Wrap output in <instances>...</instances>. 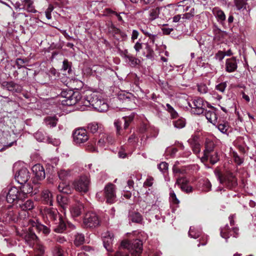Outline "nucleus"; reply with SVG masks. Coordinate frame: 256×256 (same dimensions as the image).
<instances>
[{"mask_svg": "<svg viewBox=\"0 0 256 256\" xmlns=\"http://www.w3.org/2000/svg\"><path fill=\"white\" fill-rule=\"evenodd\" d=\"M214 148V142L210 140H207L206 142V149L204 151V156L202 157V161L207 160L209 154L214 152L213 150Z\"/></svg>", "mask_w": 256, "mask_h": 256, "instance_id": "19", "label": "nucleus"}, {"mask_svg": "<svg viewBox=\"0 0 256 256\" xmlns=\"http://www.w3.org/2000/svg\"><path fill=\"white\" fill-rule=\"evenodd\" d=\"M62 70L64 71L68 70V74H70L72 71L71 66L67 60H65L63 61Z\"/></svg>", "mask_w": 256, "mask_h": 256, "instance_id": "46", "label": "nucleus"}, {"mask_svg": "<svg viewBox=\"0 0 256 256\" xmlns=\"http://www.w3.org/2000/svg\"><path fill=\"white\" fill-rule=\"evenodd\" d=\"M102 238L105 248L108 252H112V246L114 240V234L113 233L109 231L104 232L102 234Z\"/></svg>", "mask_w": 256, "mask_h": 256, "instance_id": "8", "label": "nucleus"}, {"mask_svg": "<svg viewBox=\"0 0 256 256\" xmlns=\"http://www.w3.org/2000/svg\"><path fill=\"white\" fill-rule=\"evenodd\" d=\"M21 209L23 210L26 211L33 209L34 207V202L31 200H28L23 204L20 205Z\"/></svg>", "mask_w": 256, "mask_h": 256, "instance_id": "33", "label": "nucleus"}, {"mask_svg": "<svg viewBox=\"0 0 256 256\" xmlns=\"http://www.w3.org/2000/svg\"><path fill=\"white\" fill-rule=\"evenodd\" d=\"M173 123L174 127L178 128H183L186 125L185 120L182 118H180L178 120H174L173 122Z\"/></svg>", "mask_w": 256, "mask_h": 256, "instance_id": "40", "label": "nucleus"}, {"mask_svg": "<svg viewBox=\"0 0 256 256\" xmlns=\"http://www.w3.org/2000/svg\"><path fill=\"white\" fill-rule=\"evenodd\" d=\"M188 105L192 108L198 109V113L204 112L203 106L204 104L202 98L201 97H194V98L192 100V102H188Z\"/></svg>", "mask_w": 256, "mask_h": 256, "instance_id": "13", "label": "nucleus"}, {"mask_svg": "<svg viewBox=\"0 0 256 256\" xmlns=\"http://www.w3.org/2000/svg\"><path fill=\"white\" fill-rule=\"evenodd\" d=\"M44 120L46 125L50 128L56 126L57 124V120L54 117H47Z\"/></svg>", "mask_w": 256, "mask_h": 256, "instance_id": "34", "label": "nucleus"}, {"mask_svg": "<svg viewBox=\"0 0 256 256\" xmlns=\"http://www.w3.org/2000/svg\"><path fill=\"white\" fill-rule=\"evenodd\" d=\"M72 184L76 191L86 193L88 191L90 184V178L86 175L81 176L74 181Z\"/></svg>", "mask_w": 256, "mask_h": 256, "instance_id": "4", "label": "nucleus"}, {"mask_svg": "<svg viewBox=\"0 0 256 256\" xmlns=\"http://www.w3.org/2000/svg\"><path fill=\"white\" fill-rule=\"evenodd\" d=\"M88 129L92 133L94 134L98 132L99 129L102 128V125L96 122L89 124L88 125Z\"/></svg>", "mask_w": 256, "mask_h": 256, "instance_id": "30", "label": "nucleus"}, {"mask_svg": "<svg viewBox=\"0 0 256 256\" xmlns=\"http://www.w3.org/2000/svg\"><path fill=\"white\" fill-rule=\"evenodd\" d=\"M237 62L236 58L233 57L226 60V70L228 72H234L237 68Z\"/></svg>", "mask_w": 256, "mask_h": 256, "instance_id": "17", "label": "nucleus"}, {"mask_svg": "<svg viewBox=\"0 0 256 256\" xmlns=\"http://www.w3.org/2000/svg\"><path fill=\"white\" fill-rule=\"evenodd\" d=\"M134 48L137 52H139L142 48V44L140 41L137 42L134 46Z\"/></svg>", "mask_w": 256, "mask_h": 256, "instance_id": "64", "label": "nucleus"}, {"mask_svg": "<svg viewBox=\"0 0 256 256\" xmlns=\"http://www.w3.org/2000/svg\"><path fill=\"white\" fill-rule=\"evenodd\" d=\"M131 220L133 222H140L142 220V216L140 213L134 212L130 215Z\"/></svg>", "mask_w": 256, "mask_h": 256, "instance_id": "41", "label": "nucleus"}, {"mask_svg": "<svg viewBox=\"0 0 256 256\" xmlns=\"http://www.w3.org/2000/svg\"><path fill=\"white\" fill-rule=\"evenodd\" d=\"M83 210V204L82 203L78 202L71 206L70 212L73 217H77L81 214Z\"/></svg>", "mask_w": 256, "mask_h": 256, "instance_id": "18", "label": "nucleus"}, {"mask_svg": "<svg viewBox=\"0 0 256 256\" xmlns=\"http://www.w3.org/2000/svg\"><path fill=\"white\" fill-rule=\"evenodd\" d=\"M188 235L190 237L194 238H197L200 236V232L194 231V228L190 227L188 232Z\"/></svg>", "mask_w": 256, "mask_h": 256, "instance_id": "43", "label": "nucleus"}, {"mask_svg": "<svg viewBox=\"0 0 256 256\" xmlns=\"http://www.w3.org/2000/svg\"><path fill=\"white\" fill-rule=\"evenodd\" d=\"M74 92L71 90H66L62 91L61 93V96H66V95H69V96H72Z\"/></svg>", "mask_w": 256, "mask_h": 256, "instance_id": "59", "label": "nucleus"}, {"mask_svg": "<svg viewBox=\"0 0 256 256\" xmlns=\"http://www.w3.org/2000/svg\"><path fill=\"white\" fill-rule=\"evenodd\" d=\"M53 256H64L63 250L60 246H56L52 250Z\"/></svg>", "mask_w": 256, "mask_h": 256, "instance_id": "42", "label": "nucleus"}, {"mask_svg": "<svg viewBox=\"0 0 256 256\" xmlns=\"http://www.w3.org/2000/svg\"><path fill=\"white\" fill-rule=\"evenodd\" d=\"M216 176L218 180L220 181V183H223L225 181V178L222 174L220 170L216 168L214 171Z\"/></svg>", "mask_w": 256, "mask_h": 256, "instance_id": "44", "label": "nucleus"}, {"mask_svg": "<svg viewBox=\"0 0 256 256\" xmlns=\"http://www.w3.org/2000/svg\"><path fill=\"white\" fill-rule=\"evenodd\" d=\"M217 127L220 132L226 134L229 128V125L228 122H224L218 124Z\"/></svg>", "mask_w": 256, "mask_h": 256, "instance_id": "37", "label": "nucleus"}, {"mask_svg": "<svg viewBox=\"0 0 256 256\" xmlns=\"http://www.w3.org/2000/svg\"><path fill=\"white\" fill-rule=\"evenodd\" d=\"M130 97H123V98H120V97H117L116 98L115 100L114 98V101H116L117 102H128L130 101Z\"/></svg>", "mask_w": 256, "mask_h": 256, "instance_id": "63", "label": "nucleus"}, {"mask_svg": "<svg viewBox=\"0 0 256 256\" xmlns=\"http://www.w3.org/2000/svg\"><path fill=\"white\" fill-rule=\"evenodd\" d=\"M188 183V180L186 178L180 177L176 179V184H178L182 191L186 193H190L192 191V186H187L186 189H185V186H186Z\"/></svg>", "mask_w": 256, "mask_h": 256, "instance_id": "15", "label": "nucleus"}, {"mask_svg": "<svg viewBox=\"0 0 256 256\" xmlns=\"http://www.w3.org/2000/svg\"><path fill=\"white\" fill-rule=\"evenodd\" d=\"M134 118V114H132L129 116H124L122 118V120H124V128L126 129L129 126L130 123L132 121Z\"/></svg>", "mask_w": 256, "mask_h": 256, "instance_id": "38", "label": "nucleus"}, {"mask_svg": "<svg viewBox=\"0 0 256 256\" xmlns=\"http://www.w3.org/2000/svg\"><path fill=\"white\" fill-rule=\"evenodd\" d=\"M84 241V234H77L75 236V239L74 240V244L78 246L82 244Z\"/></svg>", "mask_w": 256, "mask_h": 256, "instance_id": "35", "label": "nucleus"}, {"mask_svg": "<svg viewBox=\"0 0 256 256\" xmlns=\"http://www.w3.org/2000/svg\"><path fill=\"white\" fill-rule=\"evenodd\" d=\"M31 228L34 231V230H36L38 232H42L46 234H48L50 232V230L48 228L39 223L36 224L35 226H33L32 228Z\"/></svg>", "mask_w": 256, "mask_h": 256, "instance_id": "27", "label": "nucleus"}, {"mask_svg": "<svg viewBox=\"0 0 256 256\" xmlns=\"http://www.w3.org/2000/svg\"><path fill=\"white\" fill-rule=\"evenodd\" d=\"M34 137L38 142H51L50 138L46 136V134L42 131L38 130L35 133Z\"/></svg>", "mask_w": 256, "mask_h": 256, "instance_id": "25", "label": "nucleus"}, {"mask_svg": "<svg viewBox=\"0 0 256 256\" xmlns=\"http://www.w3.org/2000/svg\"><path fill=\"white\" fill-rule=\"evenodd\" d=\"M33 174L34 176V178L37 180H44L46 176V173L44 167L40 164L34 165L32 168Z\"/></svg>", "mask_w": 256, "mask_h": 256, "instance_id": "12", "label": "nucleus"}, {"mask_svg": "<svg viewBox=\"0 0 256 256\" xmlns=\"http://www.w3.org/2000/svg\"><path fill=\"white\" fill-rule=\"evenodd\" d=\"M6 198L7 202L10 204L17 202L18 200H24L21 196L20 190L16 187H12L9 190Z\"/></svg>", "mask_w": 256, "mask_h": 256, "instance_id": "7", "label": "nucleus"}, {"mask_svg": "<svg viewBox=\"0 0 256 256\" xmlns=\"http://www.w3.org/2000/svg\"><path fill=\"white\" fill-rule=\"evenodd\" d=\"M52 10L53 7L51 6H50L45 12L46 16L48 20H50L52 18L51 12L52 11Z\"/></svg>", "mask_w": 256, "mask_h": 256, "instance_id": "58", "label": "nucleus"}, {"mask_svg": "<svg viewBox=\"0 0 256 256\" xmlns=\"http://www.w3.org/2000/svg\"><path fill=\"white\" fill-rule=\"evenodd\" d=\"M26 62V60L22 59V58H17L16 61V64L18 66V68H21L24 66V64Z\"/></svg>", "mask_w": 256, "mask_h": 256, "instance_id": "53", "label": "nucleus"}, {"mask_svg": "<svg viewBox=\"0 0 256 256\" xmlns=\"http://www.w3.org/2000/svg\"><path fill=\"white\" fill-rule=\"evenodd\" d=\"M191 147L194 153L197 154L200 152V144L195 142H191Z\"/></svg>", "mask_w": 256, "mask_h": 256, "instance_id": "45", "label": "nucleus"}, {"mask_svg": "<svg viewBox=\"0 0 256 256\" xmlns=\"http://www.w3.org/2000/svg\"><path fill=\"white\" fill-rule=\"evenodd\" d=\"M234 1L236 8L239 10L242 9L245 4L244 0H234Z\"/></svg>", "mask_w": 256, "mask_h": 256, "instance_id": "51", "label": "nucleus"}, {"mask_svg": "<svg viewBox=\"0 0 256 256\" xmlns=\"http://www.w3.org/2000/svg\"><path fill=\"white\" fill-rule=\"evenodd\" d=\"M64 99L62 100V104L64 106H74L76 109L81 110H85L84 104L82 101L86 97H62Z\"/></svg>", "mask_w": 256, "mask_h": 256, "instance_id": "5", "label": "nucleus"}, {"mask_svg": "<svg viewBox=\"0 0 256 256\" xmlns=\"http://www.w3.org/2000/svg\"><path fill=\"white\" fill-rule=\"evenodd\" d=\"M24 238L26 242L30 246L35 244L38 242L37 236L31 228H29L28 231L25 233Z\"/></svg>", "mask_w": 256, "mask_h": 256, "instance_id": "14", "label": "nucleus"}, {"mask_svg": "<svg viewBox=\"0 0 256 256\" xmlns=\"http://www.w3.org/2000/svg\"><path fill=\"white\" fill-rule=\"evenodd\" d=\"M148 13V20L152 21L158 17V15L160 14V8L155 6L150 8Z\"/></svg>", "mask_w": 256, "mask_h": 256, "instance_id": "22", "label": "nucleus"}, {"mask_svg": "<svg viewBox=\"0 0 256 256\" xmlns=\"http://www.w3.org/2000/svg\"><path fill=\"white\" fill-rule=\"evenodd\" d=\"M114 124L116 128V133H117V134H120V125H121L120 122L118 120H116L114 122Z\"/></svg>", "mask_w": 256, "mask_h": 256, "instance_id": "61", "label": "nucleus"}, {"mask_svg": "<svg viewBox=\"0 0 256 256\" xmlns=\"http://www.w3.org/2000/svg\"><path fill=\"white\" fill-rule=\"evenodd\" d=\"M44 210L47 218L52 222L54 231L58 233L64 232L66 228V224L58 210L53 208H47Z\"/></svg>", "mask_w": 256, "mask_h": 256, "instance_id": "1", "label": "nucleus"}, {"mask_svg": "<svg viewBox=\"0 0 256 256\" xmlns=\"http://www.w3.org/2000/svg\"><path fill=\"white\" fill-rule=\"evenodd\" d=\"M204 114L206 118L209 122L212 124L214 125L216 124L217 123L218 116L216 110H206Z\"/></svg>", "mask_w": 256, "mask_h": 256, "instance_id": "20", "label": "nucleus"}, {"mask_svg": "<svg viewBox=\"0 0 256 256\" xmlns=\"http://www.w3.org/2000/svg\"><path fill=\"white\" fill-rule=\"evenodd\" d=\"M30 178V172L26 168H21L15 175L16 180L20 184L28 182Z\"/></svg>", "mask_w": 256, "mask_h": 256, "instance_id": "10", "label": "nucleus"}, {"mask_svg": "<svg viewBox=\"0 0 256 256\" xmlns=\"http://www.w3.org/2000/svg\"><path fill=\"white\" fill-rule=\"evenodd\" d=\"M58 176L60 180H66L70 176V171L68 170L61 169L58 172Z\"/></svg>", "mask_w": 256, "mask_h": 256, "instance_id": "32", "label": "nucleus"}, {"mask_svg": "<svg viewBox=\"0 0 256 256\" xmlns=\"http://www.w3.org/2000/svg\"><path fill=\"white\" fill-rule=\"evenodd\" d=\"M23 2L24 8L28 12L35 13L36 12L32 0H24Z\"/></svg>", "mask_w": 256, "mask_h": 256, "instance_id": "26", "label": "nucleus"}, {"mask_svg": "<svg viewBox=\"0 0 256 256\" xmlns=\"http://www.w3.org/2000/svg\"><path fill=\"white\" fill-rule=\"evenodd\" d=\"M229 232L230 230L228 228V224H226L224 228H221L220 235L222 237L226 239L230 236Z\"/></svg>", "mask_w": 256, "mask_h": 256, "instance_id": "39", "label": "nucleus"}, {"mask_svg": "<svg viewBox=\"0 0 256 256\" xmlns=\"http://www.w3.org/2000/svg\"><path fill=\"white\" fill-rule=\"evenodd\" d=\"M198 90L200 94H204L206 92L208 88L206 85L202 84L198 86Z\"/></svg>", "mask_w": 256, "mask_h": 256, "instance_id": "55", "label": "nucleus"}, {"mask_svg": "<svg viewBox=\"0 0 256 256\" xmlns=\"http://www.w3.org/2000/svg\"><path fill=\"white\" fill-rule=\"evenodd\" d=\"M170 196L171 200L174 204H178L180 202L176 198V194L172 188L170 189Z\"/></svg>", "mask_w": 256, "mask_h": 256, "instance_id": "47", "label": "nucleus"}, {"mask_svg": "<svg viewBox=\"0 0 256 256\" xmlns=\"http://www.w3.org/2000/svg\"><path fill=\"white\" fill-rule=\"evenodd\" d=\"M154 178L151 176H149L147 178L146 180L144 182V185L145 186H151L153 184Z\"/></svg>", "mask_w": 256, "mask_h": 256, "instance_id": "56", "label": "nucleus"}, {"mask_svg": "<svg viewBox=\"0 0 256 256\" xmlns=\"http://www.w3.org/2000/svg\"><path fill=\"white\" fill-rule=\"evenodd\" d=\"M42 200L46 204L52 206L53 196L48 190H44L42 193Z\"/></svg>", "mask_w": 256, "mask_h": 256, "instance_id": "21", "label": "nucleus"}, {"mask_svg": "<svg viewBox=\"0 0 256 256\" xmlns=\"http://www.w3.org/2000/svg\"><path fill=\"white\" fill-rule=\"evenodd\" d=\"M2 86L8 90L9 91H16V88L18 87V85L15 84L14 82H3L2 83Z\"/></svg>", "mask_w": 256, "mask_h": 256, "instance_id": "31", "label": "nucleus"}, {"mask_svg": "<svg viewBox=\"0 0 256 256\" xmlns=\"http://www.w3.org/2000/svg\"><path fill=\"white\" fill-rule=\"evenodd\" d=\"M226 54L225 52L222 51H218L215 55V58L216 60H222L224 58Z\"/></svg>", "mask_w": 256, "mask_h": 256, "instance_id": "52", "label": "nucleus"}, {"mask_svg": "<svg viewBox=\"0 0 256 256\" xmlns=\"http://www.w3.org/2000/svg\"><path fill=\"white\" fill-rule=\"evenodd\" d=\"M158 168L162 173H165L168 169V164L166 162H162L158 164Z\"/></svg>", "mask_w": 256, "mask_h": 256, "instance_id": "49", "label": "nucleus"}, {"mask_svg": "<svg viewBox=\"0 0 256 256\" xmlns=\"http://www.w3.org/2000/svg\"><path fill=\"white\" fill-rule=\"evenodd\" d=\"M83 222L85 226L92 228L100 225V220L95 212H88L85 214Z\"/></svg>", "mask_w": 256, "mask_h": 256, "instance_id": "6", "label": "nucleus"}, {"mask_svg": "<svg viewBox=\"0 0 256 256\" xmlns=\"http://www.w3.org/2000/svg\"><path fill=\"white\" fill-rule=\"evenodd\" d=\"M212 12L217 18L218 21L224 22L226 20V15L224 12L220 8L216 7L213 8Z\"/></svg>", "mask_w": 256, "mask_h": 256, "instance_id": "24", "label": "nucleus"}, {"mask_svg": "<svg viewBox=\"0 0 256 256\" xmlns=\"http://www.w3.org/2000/svg\"><path fill=\"white\" fill-rule=\"evenodd\" d=\"M144 35L148 36L150 40V42L152 44H154L155 42V40L156 37V34H154L153 32L152 34H148V32H144Z\"/></svg>", "mask_w": 256, "mask_h": 256, "instance_id": "57", "label": "nucleus"}, {"mask_svg": "<svg viewBox=\"0 0 256 256\" xmlns=\"http://www.w3.org/2000/svg\"><path fill=\"white\" fill-rule=\"evenodd\" d=\"M104 194L108 203H112L116 198L115 186L109 184L104 188Z\"/></svg>", "mask_w": 256, "mask_h": 256, "instance_id": "11", "label": "nucleus"}, {"mask_svg": "<svg viewBox=\"0 0 256 256\" xmlns=\"http://www.w3.org/2000/svg\"><path fill=\"white\" fill-rule=\"evenodd\" d=\"M139 35V32L138 30H134L132 32V34L131 37L132 40L134 42L135 40L137 39Z\"/></svg>", "mask_w": 256, "mask_h": 256, "instance_id": "62", "label": "nucleus"}, {"mask_svg": "<svg viewBox=\"0 0 256 256\" xmlns=\"http://www.w3.org/2000/svg\"><path fill=\"white\" fill-rule=\"evenodd\" d=\"M58 189L60 192L65 194H70L72 190V188L70 184H67L65 182L60 183Z\"/></svg>", "mask_w": 256, "mask_h": 256, "instance_id": "29", "label": "nucleus"}, {"mask_svg": "<svg viewBox=\"0 0 256 256\" xmlns=\"http://www.w3.org/2000/svg\"><path fill=\"white\" fill-rule=\"evenodd\" d=\"M145 49L146 50L147 55L146 56H151L154 54V50L152 48L148 43L145 44Z\"/></svg>", "mask_w": 256, "mask_h": 256, "instance_id": "50", "label": "nucleus"}, {"mask_svg": "<svg viewBox=\"0 0 256 256\" xmlns=\"http://www.w3.org/2000/svg\"><path fill=\"white\" fill-rule=\"evenodd\" d=\"M82 104L84 106H92L94 109L100 112H106L108 108V104L106 102L104 97H86Z\"/></svg>", "mask_w": 256, "mask_h": 256, "instance_id": "2", "label": "nucleus"}, {"mask_svg": "<svg viewBox=\"0 0 256 256\" xmlns=\"http://www.w3.org/2000/svg\"><path fill=\"white\" fill-rule=\"evenodd\" d=\"M74 142L76 144H82L86 142L88 136L86 130L84 128L76 129L73 134Z\"/></svg>", "mask_w": 256, "mask_h": 256, "instance_id": "9", "label": "nucleus"}, {"mask_svg": "<svg viewBox=\"0 0 256 256\" xmlns=\"http://www.w3.org/2000/svg\"><path fill=\"white\" fill-rule=\"evenodd\" d=\"M34 248L35 256H46L45 253V247L40 242L36 244Z\"/></svg>", "mask_w": 256, "mask_h": 256, "instance_id": "23", "label": "nucleus"}, {"mask_svg": "<svg viewBox=\"0 0 256 256\" xmlns=\"http://www.w3.org/2000/svg\"><path fill=\"white\" fill-rule=\"evenodd\" d=\"M57 202L58 204L64 210L68 204V200L67 197L60 194L57 196Z\"/></svg>", "mask_w": 256, "mask_h": 256, "instance_id": "28", "label": "nucleus"}, {"mask_svg": "<svg viewBox=\"0 0 256 256\" xmlns=\"http://www.w3.org/2000/svg\"><path fill=\"white\" fill-rule=\"evenodd\" d=\"M216 89L219 91L223 92L226 88V84L224 82L220 84L218 86H216Z\"/></svg>", "mask_w": 256, "mask_h": 256, "instance_id": "60", "label": "nucleus"}, {"mask_svg": "<svg viewBox=\"0 0 256 256\" xmlns=\"http://www.w3.org/2000/svg\"><path fill=\"white\" fill-rule=\"evenodd\" d=\"M208 158L210 159V162L214 164L219 160V157L217 152H212L209 154Z\"/></svg>", "mask_w": 256, "mask_h": 256, "instance_id": "36", "label": "nucleus"}, {"mask_svg": "<svg viewBox=\"0 0 256 256\" xmlns=\"http://www.w3.org/2000/svg\"><path fill=\"white\" fill-rule=\"evenodd\" d=\"M112 14H114V15L116 16L119 22H121L122 23H124V20L122 15H123L126 16V14L125 13L122 12L120 14H118L116 12H112Z\"/></svg>", "mask_w": 256, "mask_h": 256, "instance_id": "54", "label": "nucleus"}, {"mask_svg": "<svg viewBox=\"0 0 256 256\" xmlns=\"http://www.w3.org/2000/svg\"><path fill=\"white\" fill-rule=\"evenodd\" d=\"M121 246L128 248L134 256H138L142 250V242L138 239L134 240L132 242L128 240H124L121 243Z\"/></svg>", "mask_w": 256, "mask_h": 256, "instance_id": "3", "label": "nucleus"}, {"mask_svg": "<svg viewBox=\"0 0 256 256\" xmlns=\"http://www.w3.org/2000/svg\"><path fill=\"white\" fill-rule=\"evenodd\" d=\"M166 106L168 108L167 110L170 114L172 117L173 118H176L178 116V113L174 110L173 108L171 106L170 104H167Z\"/></svg>", "mask_w": 256, "mask_h": 256, "instance_id": "48", "label": "nucleus"}, {"mask_svg": "<svg viewBox=\"0 0 256 256\" xmlns=\"http://www.w3.org/2000/svg\"><path fill=\"white\" fill-rule=\"evenodd\" d=\"M21 185L22 186L20 192H21V196L24 197V199L28 197V194H32L34 192V188L30 182H26Z\"/></svg>", "mask_w": 256, "mask_h": 256, "instance_id": "16", "label": "nucleus"}]
</instances>
